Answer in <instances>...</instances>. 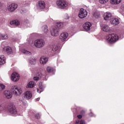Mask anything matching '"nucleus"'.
Instances as JSON below:
<instances>
[{"mask_svg":"<svg viewBox=\"0 0 124 124\" xmlns=\"http://www.w3.org/2000/svg\"><path fill=\"white\" fill-rule=\"evenodd\" d=\"M91 27H92V24L90 22H86L83 25V28L85 31H91Z\"/></svg>","mask_w":124,"mask_h":124,"instance_id":"2eb2a0df","label":"nucleus"},{"mask_svg":"<svg viewBox=\"0 0 124 124\" xmlns=\"http://www.w3.org/2000/svg\"><path fill=\"white\" fill-rule=\"evenodd\" d=\"M108 1H109V0H99V2L102 4L107 3Z\"/></svg>","mask_w":124,"mask_h":124,"instance_id":"473e14b6","label":"nucleus"},{"mask_svg":"<svg viewBox=\"0 0 124 124\" xmlns=\"http://www.w3.org/2000/svg\"><path fill=\"white\" fill-rule=\"evenodd\" d=\"M8 38V36L6 34H0V40H2L3 39H7Z\"/></svg>","mask_w":124,"mask_h":124,"instance_id":"393cba45","label":"nucleus"},{"mask_svg":"<svg viewBox=\"0 0 124 124\" xmlns=\"http://www.w3.org/2000/svg\"><path fill=\"white\" fill-rule=\"evenodd\" d=\"M10 25H15L16 26H19L20 22L18 20H14L10 22Z\"/></svg>","mask_w":124,"mask_h":124,"instance_id":"4be33fe9","label":"nucleus"},{"mask_svg":"<svg viewBox=\"0 0 124 124\" xmlns=\"http://www.w3.org/2000/svg\"><path fill=\"white\" fill-rule=\"evenodd\" d=\"M11 91L15 95H20L22 93V89L17 86H13L11 87Z\"/></svg>","mask_w":124,"mask_h":124,"instance_id":"7ed1b4c3","label":"nucleus"},{"mask_svg":"<svg viewBox=\"0 0 124 124\" xmlns=\"http://www.w3.org/2000/svg\"><path fill=\"white\" fill-rule=\"evenodd\" d=\"M56 26L57 28H62V27H63V24L62 22H57Z\"/></svg>","mask_w":124,"mask_h":124,"instance_id":"7c9ffc66","label":"nucleus"},{"mask_svg":"<svg viewBox=\"0 0 124 124\" xmlns=\"http://www.w3.org/2000/svg\"><path fill=\"white\" fill-rule=\"evenodd\" d=\"M8 112L12 115H16L17 114V109L14 106H10L8 108Z\"/></svg>","mask_w":124,"mask_h":124,"instance_id":"6e6552de","label":"nucleus"},{"mask_svg":"<svg viewBox=\"0 0 124 124\" xmlns=\"http://www.w3.org/2000/svg\"><path fill=\"white\" fill-rule=\"evenodd\" d=\"M59 29L58 28H53L51 30V33L52 36H57L59 35Z\"/></svg>","mask_w":124,"mask_h":124,"instance_id":"f8f14e48","label":"nucleus"},{"mask_svg":"<svg viewBox=\"0 0 124 124\" xmlns=\"http://www.w3.org/2000/svg\"><path fill=\"white\" fill-rule=\"evenodd\" d=\"M24 96L26 99H31L32 97L31 93L30 91H27L24 93Z\"/></svg>","mask_w":124,"mask_h":124,"instance_id":"4468645a","label":"nucleus"},{"mask_svg":"<svg viewBox=\"0 0 124 124\" xmlns=\"http://www.w3.org/2000/svg\"><path fill=\"white\" fill-rule=\"evenodd\" d=\"M59 49V46L57 44H54L52 46V50L54 52H55V51H57Z\"/></svg>","mask_w":124,"mask_h":124,"instance_id":"c85d7f7f","label":"nucleus"},{"mask_svg":"<svg viewBox=\"0 0 124 124\" xmlns=\"http://www.w3.org/2000/svg\"><path fill=\"white\" fill-rule=\"evenodd\" d=\"M110 23L112 25H113V26H117V25L120 24V20H119L118 18H114L110 21Z\"/></svg>","mask_w":124,"mask_h":124,"instance_id":"6ab92c4d","label":"nucleus"},{"mask_svg":"<svg viewBox=\"0 0 124 124\" xmlns=\"http://www.w3.org/2000/svg\"><path fill=\"white\" fill-rule=\"evenodd\" d=\"M2 7V3L0 2V8Z\"/></svg>","mask_w":124,"mask_h":124,"instance_id":"37998d69","label":"nucleus"},{"mask_svg":"<svg viewBox=\"0 0 124 124\" xmlns=\"http://www.w3.org/2000/svg\"><path fill=\"white\" fill-rule=\"evenodd\" d=\"M34 87V82L30 81L28 85L27 86V88H33Z\"/></svg>","mask_w":124,"mask_h":124,"instance_id":"cd10ccee","label":"nucleus"},{"mask_svg":"<svg viewBox=\"0 0 124 124\" xmlns=\"http://www.w3.org/2000/svg\"><path fill=\"white\" fill-rule=\"evenodd\" d=\"M34 46L39 49L43 48L45 46V41L43 39H37L34 41Z\"/></svg>","mask_w":124,"mask_h":124,"instance_id":"f03ea898","label":"nucleus"},{"mask_svg":"<svg viewBox=\"0 0 124 124\" xmlns=\"http://www.w3.org/2000/svg\"><path fill=\"white\" fill-rule=\"evenodd\" d=\"M69 17L68 16V15H65L64 16V19H65V20H67L68 19H69Z\"/></svg>","mask_w":124,"mask_h":124,"instance_id":"e433bc0d","label":"nucleus"},{"mask_svg":"<svg viewBox=\"0 0 124 124\" xmlns=\"http://www.w3.org/2000/svg\"><path fill=\"white\" fill-rule=\"evenodd\" d=\"M16 8H18V5L15 3H13L8 6V10L9 12H14Z\"/></svg>","mask_w":124,"mask_h":124,"instance_id":"0eeeda50","label":"nucleus"},{"mask_svg":"<svg viewBox=\"0 0 124 124\" xmlns=\"http://www.w3.org/2000/svg\"><path fill=\"white\" fill-rule=\"evenodd\" d=\"M21 52L25 54V55H28V56H31V52L26 50V49H22Z\"/></svg>","mask_w":124,"mask_h":124,"instance_id":"a878e982","label":"nucleus"},{"mask_svg":"<svg viewBox=\"0 0 124 124\" xmlns=\"http://www.w3.org/2000/svg\"><path fill=\"white\" fill-rule=\"evenodd\" d=\"M48 62V59L43 56L40 59V62L41 64H45Z\"/></svg>","mask_w":124,"mask_h":124,"instance_id":"f3484780","label":"nucleus"},{"mask_svg":"<svg viewBox=\"0 0 124 124\" xmlns=\"http://www.w3.org/2000/svg\"><path fill=\"white\" fill-rule=\"evenodd\" d=\"M80 114L81 115H82V116H84V115H85V111L81 110L80 112Z\"/></svg>","mask_w":124,"mask_h":124,"instance_id":"58836bf2","label":"nucleus"},{"mask_svg":"<svg viewBox=\"0 0 124 124\" xmlns=\"http://www.w3.org/2000/svg\"><path fill=\"white\" fill-rule=\"evenodd\" d=\"M104 19L106 21H108L112 19V14L109 12H106L104 14Z\"/></svg>","mask_w":124,"mask_h":124,"instance_id":"9b49d317","label":"nucleus"},{"mask_svg":"<svg viewBox=\"0 0 124 124\" xmlns=\"http://www.w3.org/2000/svg\"><path fill=\"white\" fill-rule=\"evenodd\" d=\"M79 120H77V121H76V124H79Z\"/></svg>","mask_w":124,"mask_h":124,"instance_id":"c03bdc74","label":"nucleus"},{"mask_svg":"<svg viewBox=\"0 0 124 124\" xmlns=\"http://www.w3.org/2000/svg\"><path fill=\"white\" fill-rule=\"evenodd\" d=\"M79 124H86V122L84 120H81Z\"/></svg>","mask_w":124,"mask_h":124,"instance_id":"4c0bfd02","label":"nucleus"},{"mask_svg":"<svg viewBox=\"0 0 124 124\" xmlns=\"http://www.w3.org/2000/svg\"><path fill=\"white\" fill-rule=\"evenodd\" d=\"M118 40H119V36L116 34H108L106 37V41L110 44L117 42Z\"/></svg>","mask_w":124,"mask_h":124,"instance_id":"f257e3e1","label":"nucleus"},{"mask_svg":"<svg viewBox=\"0 0 124 124\" xmlns=\"http://www.w3.org/2000/svg\"><path fill=\"white\" fill-rule=\"evenodd\" d=\"M29 62L31 65H34V64H36V59L34 57L31 58L29 59Z\"/></svg>","mask_w":124,"mask_h":124,"instance_id":"412c9836","label":"nucleus"},{"mask_svg":"<svg viewBox=\"0 0 124 124\" xmlns=\"http://www.w3.org/2000/svg\"><path fill=\"white\" fill-rule=\"evenodd\" d=\"M39 88L40 89V90H43V87L42 86V82H40L39 84Z\"/></svg>","mask_w":124,"mask_h":124,"instance_id":"f704fd0d","label":"nucleus"},{"mask_svg":"<svg viewBox=\"0 0 124 124\" xmlns=\"http://www.w3.org/2000/svg\"><path fill=\"white\" fill-rule=\"evenodd\" d=\"M12 80L13 82H17V81H19V79H20V76L19 74H17L16 72H14L12 74Z\"/></svg>","mask_w":124,"mask_h":124,"instance_id":"9d476101","label":"nucleus"},{"mask_svg":"<svg viewBox=\"0 0 124 124\" xmlns=\"http://www.w3.org/2000/svg\"><path fill=\"white\" fill-rule=\"evenodd\" d=\"M77 117L78 118V119H82V114L81 115H78L77 116Z\"/></svg>","mask_w":124,"mask_h":124,"instance_id":"a19ab883","label":"nucleus"},{"mask_svg":"<svg viewBox=\"0 0 124 124\" xmlns=\"http://www.w3.org/2000/svg\"><path fill=\"white\" fill-rule=\"evenodd\" d=\"M6 62V60L4 55H0V65L4 64Z\"/></svg>","mask_w":124,"mask_h":124,"instance_id":"aec40b11","label":"nucleus"},{"mask_svg":"<svg viewBox=\"0 0 124 124\" xmlns=\"http://www.w3.org/2000/svg\"><path fill=\"white\" fill-rule=\"evenodd\" d=\"M24 22L26 23V24H29L30 23V21H29V20L28 19H26L25 20Z\"/></svg>","mask_w":124,"mask_h":124,"instance_id":"ea45409f","label":"nucleus"},{"mask_svg":"<svg viewBox=\"0 0 124 124\" xmlns=\"http://www.w3.org/2000/svg\"><path fill=\"white\" fill-rule=\"evenodd\" d=\"M3 93L6 98L9 99L12 97V93L8 90L4 91Z\"/></svg>","mask_w":124,"mask_h":124,"instance_id":"ddd939ff","label":"nucleus"},{"mask_svg":"<svg viewBox=\"0 0 124 124\" xmlns=\"http://www.w3.org/2000/svg\"><path fill=\"white\" fill-rule=\"evenodd\" d=\"M87 16H88V12L87 10L81 8L78 14L79 18H80V19H84V18H85Z\"/></svg>","mask_w":124,"mask_h":124,"instance_id":"39448f33","label":"nucleus"},{"mask_svg":"<svg viewBox=\"0 0 124 124\" xmlns=\"http://www.w3.org/2000/svg\"><path fill=\"white\" fill-rule=\"evenodd\" d=\"M67 37H68V33L66 32H63L60 34L59 38L61 41L63 42L66 41Z\"/></svg>","mask_w":124,"mask_h":124,"instance_id":"1a4fd4ad","label":"nucleus"},{"mask_svg":"<svg viewBox=\"0 0 124 124\" xmlns=\"http://www.w3.org/2000/svg\"><path fill=\"white\" fill-rule=\"evenodd\" d=\"M93 16L94 17V18H99V17H100V14L97 12H96L94 13Z\"/></svg>","mask_w":124,"mask_h":124,"instance_id":"c756f323","label":"nucleus"},{"mask_svg":"<svg viewBox=\"0 0 124 124\" xmlns=\"http://www.w3.org/2000/svg\"><path fill=\"white\" fill-rule=\"evenodd\" d=\"M122 0H110V2L111 4H119L121 3Z\"/></svg>","mask_w":124,"mask_h":124,"instance_id":"5701e85b","label":"nucleus"},{"mask_svg":"<svg viewBox=\"0 0 124 124\" xmlns=\"http://www.w3.org/2000/svg\"><path fill=\"white\" fill-rule=\"evenodd\" d=\"M35 119H37L38 120H39V119H40V115L39 114H35Z\"/></svg>","mask_w":124,"mask_h":124,"instance_id":"c9c22d12","label":"nucleus"},{"mask_svg":"<svg viewBox=\"0 0 124 124\" xmlns=\"http://www.w3.org/2000/svg\"><path fill=\"white\" fill-rule=\"evenodd\" d=\"M56 4L58 7L61 9H64V8L67 7V3L64 0H58Z\"/></svg>","mask_w":124,"mask_h":124,"instance_id":"20e7f679","label":"nucleus"},{"mask_svg":"<svg viewBox=\"0 0 124 124\" xmlns=\"http://www.w3.org/2000/svg\"><path fill=\"white\" fill-rule=\"evenodd\" d=\"M42 30L44 31L45 33H48L49 30H48V27L47 25H44L42 27Z\"/></svg>","mask_w":124,"mask_h":124,"instance_id":"b1692460","label":"nucleus"},{"mask_svg":"<svg viewBox=\"0 0 124 124\" xmlns=\"http://www.w3.org/2000/svg\"><path fill=\"white\" fill-rule=\"evenodd\" d=\"M102 30L103 31H106L107 32H109V31H111L110 27H109L108 25L105 24L102 25Z\"/></svg>","mask_w":124,"mask_h":124,"instance_id":"dca6fc26","label":"nucleus"},{"mask_svg":"<svg viewBox=\"0 0 124 124\" xmlns=\"http://www.w3.org/2000/svg\"><path fill=\"white\" fill-rule=\"evenodd\" d=\"M55 70L54 68L52 67L47 66L46 67V71L48 72V73H51V72H53V71Z\"/></svg>","mask_w":124,"mask_h":124,"instance_id":"bb28decb","label":"nucleus"},{"mask_svg":"<svg viewBox=\"0 0 124 124\" xmlns=\"http://www.w3.org/2000/svg\"><path fill=\"white\" fill-rule=\"evenodd\" d=\"M36 6L38 11H42L45 8V2L44 1H39L37 3Z\"/></svg>","mask_w":124,"mask_h":124,"instance_id":"423d86ee","label":"nucleus"},{"mask_svg":"<svg viewBox=\"0 0 124 124\" xmlns=\"http://www.w3.org/2000/svg\"><path fill=\"white\" fill-rule=\"evenodd\" d=\"M4 51H6L7 53L9 54H13V51L12 50V48L10 46H5L3 48Z\"/></svg>","mask_w":124,"mask_h":124,"instance_id":"a211bd4d","label":"nucleus"},{"mask_svg":"<svg viewBox=\"0 0 124 124\" xmlns=\"http://www.w3.org/2000/svg\"><path fill=\"white\" fill-rule=\"evenodd\" d=\"M41 78V76H39V77H34L33 79H34V81H38V80H40Z\"/></svg>","mask_w":124,"mask_h":124,"instance_id":"72a5a7b5","label":"nucleus"},{"mask_svg":"<svg viewBox=\"0 0 124 124\" xmlns=\"http://www.w3.org/2000/svg\"><path fill=\"white\" fill-rule=\"evenodd\" d=\"M0 107H1V105H0Z\"/></svg>","mask_w":124,"mask_h":124,"instance_id":"49530a36","label":"nucleus"},{"mask_svg":"<svg viewBox=\"0 0 124 124\" xmlns=\"http://www.w3.org/2000/svg\"><path fill=\"white\" fill-rule=\"evenodd\" d=\"M40 99V98H37V99H36V100L37 101H39V100Z\"/></svg>","mask_w":124,"mask_h":124,"instance_id":"a18cd8bd","label":"nucleus"},{"mask_svg":"<svg viewBox=\"0 0 124 124\" xmlns=\"http://www.w3.org/2000/svg\"><path fill=\"white\" fill-rule=\"evenodd\" d=\"M5 89V85H4L2 83H0V92L1 91H3Z\"/></svg>","mask_w":124,"mask_h":124,"instance_id":"2f4dec72","label":"nucleus"},{"mask_svg":"<svg viewBox=\"0 0 124 124\" xmlns=\"http://www.w3.org/2000/svg\"><path fill=\"white\" fill-rule=\"evenodd\" d=\"M37 91L38 93H39L42 92V90H39V89L38 88L37 89Z\"/></svg>","mask_w":124,"mask_h":124,"instance_id":"79ce46f5","label":"nucleus"}]
</instances>
